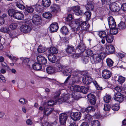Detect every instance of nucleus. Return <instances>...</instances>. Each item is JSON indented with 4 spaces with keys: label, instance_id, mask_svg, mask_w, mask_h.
Instances as JSON below:
<instances>
[{
    "label": "nucleus",
    "instance_id": "1",
    "mask_svg": "<svg viewBox=\"0 0 126 126\" xmlns=\"http://www.w3.org/2000/svg\"><path fill=\"white\" fill-rule=\"evenodd\" d=\"M68 11L71 13H75L76 15L78 16L81 15L83 13V11L80 9V8L79 6L69 8Z\"/></svg>",
    "mask_w": 126,
    "mask_h": 126
},
{
    "label": "nucleus",
    "instance_id": "2",
    "mask_svg": "<svg viewBox=\"0 0 126 126\" xmlns=\"http://www.w3.org/2000/svg\"><path fill=\"white\" fill-rule=\"evenodd\" d=\"M62 71L63 72V73L64 76H66L69 75L63 83L65 85L68 83V80L70 77L72 70L70 68H66L65 69H63Z\"/></svg>",
    "mask_w": 126,
    "mask_h": 126
},
{
    "label": "nucleus",
    "instance_id": "3",
    "mask_svg": "<svg viewBox=\"0 0 126 126\" xmlns=\"http://www.w3.org/2000/svg\"><path fill=\"white\" fill-rule=\"evenodd\" d=\"M86 47L85 44L82 41L80 40L78 44L77 45L76 49L78 50L80 53H82L85 50Z\"/></svg>",
    "mask_w": 126,
    "mask_h": 126
},
{
    "label": "nucleus",
    "instance_id": "4",
    "mask_svg": "<svg viewBox=\"0 0 126 126\" xmlns=\"http://www.w3.org/2000/svg\"><path fill=\"white\" fill-rule=\"evenodd\" d=\"M81 116V114L80 112H72L71 114V118L74 121L79 120Z\"/></svg>",
    "mask_w": 126,
    "mask_h": 126
},
{
    "label": "nucleus",
    "instance_id": "5",
    "mask_svg": "<svg viewBox=\"0 0 126 126\" xmlns=\"http://www.w3.org/2000/svg\"><path fill=\"white\" fill-rule=\"evenodd\" d=\"M68 116L66 113H63L60 115L59 120L60 124L62 125L65 124Z\"/></svg>",
    "mask_w": 126,
    "mask_h": 126
},
{
    "label": "nucleus",
    "instance_id": "6",
    "mask_svg": "<svg viewBox=\"0 0 126 126\" xmlns=\"http://www.w3.org/2000/svg\"><path fill=\"white\" fill-rule=\"evenodd\" d=\"M108 24L110 29L113 28L116 26V22L113 17H109L108 18Z\"/></svg>",
    "mask_w": 126,
    "mask_h": 126
},
{
    "label": "nucleus",
    "instance_id": "7",
    "mask_svg": "<svg viewBox=\"0 0 126 126\" xmlns=\"http://www.w3.org/2000/svg\"><path fill=\"white\" fill-rule=\"evenodd\" d=\"M60 9V7L59 5L54 4L50 7V11L52 13L56 14L59 12Z\"/></svg>",
    "mask_w": 126,
    "mask_h": 126
},
{
    "label": "nucleus",
    "instance_id": "8",
    "mask_svg": "<svg viewBox=\"0 0 126 126\" xmlns=\"http://www.w3.org/2000/svg\"><path fill=\"white\" fill-rule=\"evenodd\" d=\"M40 17L39 15L35 14L33 16L32 21L33 23L35 25H38L40 24Z\"/></svg>",
    "mask_w": 126,
    "mask_h": 126
},
{
    "label": "nucleus",
    "instance_id": "9",
    "mask_svg": "<svg viewBox=\"0 0 126 126\" xmlns=\"http://www.w3.org/2000/svg\"><path fill=\"white\" fill-rule=\"evenodd\" d=\"M111 75V73L108 70H104L102 72V76L103 78L108 79L109 78Z\"/></svg>",
    "mask_w": 126,
    "mask_h": 126
},
{
    "label": "nucleus",
    "instance_id": "10",
    "mask_svg": "<svg viewBox=\"0 0 126 126\" xmlns=\"http://www.w3.org/2000/svg\"><path fill=\"white\" fill-rule=\"evenodd\" d=\"M87 97L91 104L93 105L95 104L96 102V100L94 94H89L88 95Z\"/></svg>",
    "mask_w": 126,
    "mask_h": 126
},
{
    "label": "nucleus",
    "instance_id": "11",
    "mask_svg": "<svg viewBox=\"0 0 126 126\" xmlns=\"http://www.w3.org/2000/svg\"><path fill=\"white\" fill-rule=\"evenodd\" d=\"M37 59L38 62L41 64L45 65L47 63L46 58L43 56L40 55L37 56Z\"/></svg>",
    "mask_w": 126,
    "mask_h": 126
},
{
    "label": "nucleus",
    "instance_id": "12",
    "mask_svg": "<svg viewBox=\"0 0 126 126\" xmlns=\"http://www.w3.org/2000/svg\"><path fill=\"white\" fill-rule=\"evenodd\" d=\"M50 31L51 32H53L57 31L59 28L57 23L54 22L52 23L49 27Z\"/></svg>",
    "mask_w": 126,
    "mask_h": 126
},
{
    "label": "nucleus",
    "instance_id": "13",
    "mask_svg": "<svg viewBox=\"0 0 126 126\" xmlns=\"http://www.w3.org/2000/svg\"><path fill=\"white\" fill-rule=\"evenodd\" d=\"M24 16L23 14L20 11H16L14 18L18 20H22L24 19Z\"/></svg>",
    "mask_w": 126,
    "mask_h": 126
},
{
    "label": "nucleus",
    "instance_id": "14",
    "mask_svg": "<svg viewBox=\"0 0 126 126\" xmlns=\"http://www.w3.org/2000/svg\"><path fill=\"white\" fill-rule=\"evenodd\" d=\"M82 88V86H79V85L73 84L70 87L71 90L74 91L78 92H81Z\"/></svg>",
    "mask_w": 126,
    "mask_h": 126
},
{
    "label": "nucleus",
    "instance_id": "15",
    "mask_svg": "<svg viewBox=\"0 0 126 126\" xmlns=\"http://www.w3.org/2000/svg\"><path fill=\"white\" fill-rule=\"evenodd\" d=\"M80 28V25H77L75 27L72 28V31L74 32L75 33L78 34L79 36L82 35V30L79 31Z\"/></svg>",
    "mask_w": 126,
    "mask_h": 126
},
{
    "label": "nucleus",
    "instance_id": "16",
    "mask_svg": "<svg viewBox=\"0 0 126 126\" xmlns=\"http://www.w3.org/2000/svg\"><path fill=\"white\" fill-rule=\"evenodd\" d=\"M93 79L91 77L87 76L85 78H83L82 79L83 82L85 84L89 85L92 82Z\"/></svg>",
    "mask_w": 126,
    "mask_h": 126
},
{
    "label": "nucleus",
    "instance_id": "17",
    "mask_svg": "<svg viewBox=\"0 0 126 126\" xmlns=\"http://www.w3.org/2000/svg\"><path fill=\"white\" fill-rule=\"evenodd\" d=\"M31 29V27L29 25L25 24L22 26L21 30L23 32L26 33L29 32Z\"/></svg>",
    "mask_w": 126,
    "mask_h": 126
},
{
    "label": "nucleus",
    "instance_id": "18",
    "mask_svg": "<svg viewBox=\"0 0 126 126\" xmlns=\"http://www.w3.org/2000/svg\"><path fill=\"white\" fill-rule=\"evenodd\" d=\"M114 47L112 45H107L106 47V51L110 53H113L115 51Z\"/></svg>",
    "mask_w": 126,
    "mask_h": 126
},
{
    "label": "nucleus",
    "instance_id": "19",
    "mask_svg": "<svg viewBox=\"0 0 126 126\" xmlns=\"http://www.w3.org/2000/svg\"><path fill=\"white\" fill-rule=\"evenodd\" d=\"M80 26L82 30L87 31L89 30L90 25L86 22H82Z\"/></svg>",
    "mask_w": 126,
    "mask_h": 126
},
{
    "label": "nucleus",
    "instance_id": "20",
    "mask_svg": "<svg viewBox=\"0 0 126 126\" xmlns=\"http://www.w3.org/2000/svg\"><path fill=\"white\" fill-rule=\"evenodd\" d=\"M94 2L93 1H88L85 7L87 10H92L94 8V6L93 4Z\"/></svg>",
    "mask_w": 126,
    "mask_h": 126
},
{
    "label": "nucleus",
    "instance_id": "21",
    "mask_svg": "<svg viewBox=\"0 0 126 126\" xmlns=\"http://www.w3.org/2000/svg\"><path fill=\"white\" fill-rule=\"evenodd\" d=\"M70 98V96L69 95H64L63 97L60 98L58 100V101L61 102V103L63 102H65L67 101Z\"/></svg>",
    "mask_w": 126,
    "mask_h": 126
},
{
    "label": "nucleus",
    "instance_id": "22",
    "mask_svg": "<svg viewBox=\"0 0 126 126\" xmlns=\"http://www.w3.org/2000/svg\"><path fill=\"white\" fill-rule=\"evenodd\" d=\"M118 5L115 2L111 3L109 5V8L110 10L113 12H115L116 11Z\"/></svg>",
    "mask_w": 126,
    "mask_h": 126
},
{
    "label": "nucleus",
    "instance_id": "23",
    "mask_svg": "<svg viewBox=\"0 0 126 126\" xmlns=\"http://www.w3.org/2000/svg\"><path fill=\"white\" fill-rule=\"evenodd\" d=\"M32 67L34 70H38L41 69L42 67L41 64L38 63H35L32 65Z\"/></svg>",
    "mask_w": 126,
    "mask_h": 126
},
{
    "label": "nucleus",
    "instance_id": "24",
    "mask_svg": "<svg viewBox=\"0 0 126 126\" xmlns=\"http://www.w3.org/2000/svg\"><path fill=\"white\" fill-rule=\"evenodd\" d=\"M66 51L69 54H73V53L75 51L74 48L73 46L71 45H68Z\"/></svg>",
    "mask_w": 126,
    "mask_h": 126
},
{
    "label": "nucleus",
    "instance_id": "25",
    "mask_svg": "<svg viewBox=\"0 0 126 126\" xmlns=\"http://www.w3.org/2000/svg\"><path fill=\"white\" fill-rule=\"evenodd\" d=\"M118 87L117 86H116L114 88V91L115 92L114 96L113 97L114 99L116 101H118Z\"/></svg>",
    "mask_w": 126,
    "mask_h": 126
},
{
    "label": "nucleus",
    "instance_id": "26",
    "mask_svg": "<svg viewBox=\"0 0 126 126\" xmlns=\"http://www.w3.org/2000/svg\"><path fill=\"white\" fill-rule=\"evenodd\" d=\"M50 62L52 63H55L56 61V57L53 54H49L47 56Z\"/></svg>",
    "mask_w": 126,
    "mask_h": 126
},
{
    "label": "nucleus",
    "instance_id": "27",
    "mask_svg": "<svg viewBox=\"0 0 126 126\" xmlns=\"http://www.w3.org/2000/svg\"><path fill=\"white\" fill-rule=\"evenodd\" d=\"M86 54H87V57H90L94 55H96L95 52H94L91 49H88L86 51Z\"/></svg>",
    "mask_w": 126,
    "mask_h": 126
},
{
    "label": "nucleus",
    "instance_id": "28",
    "mask_svg": "<svg viewBox=\"0 0 126 126\" xmlns=\"http://www.w3.org/2000/svg\"><path fill=\"white\" fill-rule=\"evenodd\" d=\"M122 91L121 88L119 87V92H121ZM119 102L120 103L122 102L124 100V97L125 96L122 94L121 93L119 92Z\"/></svg>",
    "mask_w": 126,
    "mask_h": 126
},
{
    "label": "nucleus",
    "instance_id": "29",
    "mask_svg": "<svg viewBox=\"0 0 126 126\" xmlns=\"http://www.w3.org/2000/svg\"><path fill=\"white\" fill-rule=\"evenodd\" d=\"M105 39L108 43H111L113 40V36L111 34H108Z\"/></svg>",
    "mask_w": 126,
    "mask_h": 126
},
{
    "label": "nucleus",
    "instance_id": "30",
    "mask_svg": "<svg viewBox=\"0 0 126 126\" xmlns=\"http://www.w3.org/2000/svg\"><path fill=\"white\" fill-rule=\"evenodd\" d=\"M47 73L48 74H52L54 72V68L53 66H49L46 69Z\"/></svg>",
    "mask_w": 126,
    "mask_h": 126
},
{
    "label": "nucleus",
    "instance_id": "31",
    "mask_svg": "<svg viewBox=\"0 0 126 126\" xmlns=\"http://www.w3.org/2000/svg\"><path fill=\"white\" fill-rule=\"evenodd\" d=\"M35 9L37 12L40 13L43 11V8L41 5H39L38 4H36Z\"/></svg>",
    "mask_w": 126,
    "mask_h": 126
},
{
    "label": "nucleus",
    "instance_id": "32",
    "mask_svg": "<svg viewBox=\"0 0 126 126\" xmlns=\"http://www.w3.org/2000/svg\"><path fill=\"white\" fill-rule=\"evenodd\" d=\"M48 51H50V54H56L58 52V50L54 47H51L48 49Z\"/></svg>",
    "mask_w": 126,
    "mask_h": 126
},
{
    "label": "nucleus",
    "instance_id": "33",
    "mask_svg": "<svg viewBox=\"0 0 126 126\" xmlns=\"http://www.w3.org/2000/svg\"><path fill=\"white\" fill-rule=\"evenodd\" d=\"M60 32L62 34L65 35L67 34L69 32L67 28L65 26H63L61 28Z\"/></svg>",
    "mask_w": 126,
    "mask_h": 126
},
{
    "label": "nucleus",
    "instance_id": "34",
    "mask_svg": "<svg viewBox=\"0 0 126 126\" xmlns=\"http://www.w3.org/2000/svg\"><path fill=\"white\" fill-rule=\"evenodd\" d=\"M16 12L15 10L13 9H10L8 10L9 15L11 17H13Z\"/></svg>",
    "mask_w": 126,
    "mask_h": 126
},
{
    "label": "nucleus",
    "instance_id": "35",
    "mask_svg": "<svg viewBox=\"0 0 126 126\" xmlns=\"http://www.w3.org/2000/svg\"><path fill=\"white\" fill-rule=\"evenodd\" d=\"M52 111V109L47 108L44 109V113L46 115L48 116L51 113Z\"/></svg>",
    "mask_w": 126,
    "mask_h": 126
},
{
    "label": "nucleus",
    "instance_id": "36",
    "mask_svg": "<svg viewBox=\"0 0 126 126\" xmlns=\"http://www.w3.org/2000/svg\"><path fill=\"white\" fill-rule=\"evenodd\" d=\"M0 31L4 33H8L10 31L9 28L7 26L3 27L0 29Z\"/></svg>",
    "mask_w": 126,
    "mask_h": 126
},
{
    "label": "nucleus",
    "instance_id": "37",
    "mask_svg": "<svg viewBox=\"0 0 126 126\" xmlns=\"http://www.w3.org/2000/svg\"><path fill=\"white\" fill-rule=\"evenodd\" d=\"M98 35L102 39H105L107 35L104 31H102L99 32Z\"/></svg>",
    "mask_w": 126,
    "mask_h": 126
},
{
    "label": "nucleus",
    "instance_id": "38",
    "mask_svg": "<svg viewBox=\"0 0 126 126\" xmlns=\"http://www.w3.org/2000/svg\"><path fill=\"white\" fill-rule=\"evenodd\" d=\"M43 17L47 19H50L52 16L51 13L49 12H46L43 13L42 15Z\"/></svg>",
    "mask_w": 126,
    "mask_h": 126
},
{
    "label": "nucleus",
    "instance_id": "39",
    "mask_svg": "<svg viewBox=\"0 0 126 126\" xmlns=\"http://www.w3.org/2000/svg\"><path fill=\"white\" fill-rule=\"evenodd\" d=\"M42 4L45 7H49L50 5V0H42Z\"/></svg>",
    "mask_w": 126,
    "mask_h": 126
},
{
    "label": "nucleus",
    "instance_id": "40",
    "mask_svg": "<svg viewBox=\"0 0 126 126\" xmlns=\"http://www.w3.org/2000/svg\"><path fill=\"white\" fill-rule=\"evenodd\" d=\"M118 32V29L117 28H111L110 30V34L115 35Z\"/></svg>",
    "mask_w": 126,
    "mask_h": 126
},
{
    "label": "nucleus",
    "instance_id": "41",
    "mask_svg": "<svg viewBox=\"0 0 126 126\" xmlns=\"http://www.w3.org/2000/svg\"><path fill=\"white\" fill-rule=\"evenodd\" d=\"M84 15L85 16L87 20H89L91 18V13L90 10L86 11L84 13Z\"/></svg>",
    "mask_w": 126,
    "mask_h": 126
},
{
    "label": "nucleus",
    "instance_id": "42",
    "mask_svg": "<svg viewBox=\"0 0 126 126\" xmlns=\"http://www.w3.org/2000/svg\"><path fill=\"white\" fill-rule=\"evenodd\" d=\"M96 56L95 57V58L94 59V58L93 59V63H97L99 62H100V61L102 60L101 58L100 57L98 56V55L96 54Z\"/></svg>",
    "mask_w": 126,
    "mask_h": 126
},
{
    "label": "nucleus",
    "instance_id": "43",
    "mask_svg": "<svg viewBox=\"0 0 126 126\" xmlns=\"http://www.w3.org/2000/svg\"><path fill=\"white\" fill-rule=\"evenodd\" d=\"M46 50V49L45 47L41 45H40L37 49L38 52L40 53L44 52Z\"/></svg>",
    "mask_w": 126,
    "mask_h": 126
},
{
    "label": "nucleus",
    "instance_id": "44",
    "mask_svg": "<svg viewBox=\"0 0 126 126\" xmlns=\"http://www.w3.org/2000/svg\"><path fill=\"white\" fill-rule=\"evenodd\" d=\"M104 102L107 103L109 102L111 100V97L109 95H107L104 97Z\"/></svg>",
    "mask_w": 126,
    "mask_h": 126
},
{
    "label": "nucleus",
    "instance_id": "45",
    "mask_svg": "<svg viewBox=\"0 0 126 126\" xmlns=\"http://www.w3.org/2000/svg\"><path fill=\"white\" fill-rule=\"evenodd\" d=\"M125 27V23L123 21H121L120 23L119 24V29L120 30L121 29H124Z\"/></svg>",
    "mask_w": 126,
    "mask_h": 126
},
{
    "label": "nucleus",
    "instance_id": "46",
    "mask_svg": "<svg viewBox=\"0 0 126 126\" xmlns=\"http://www.w3.org/2000/svg\"><path fill=\"white\" fill-rule=\"evenodd\" d=\"M91 126H100V124L98 120H95L92 122Z\"/></svg>",
    "mask_w": 126,
    "mask_h": 126
},
{
    "label": "nucleus",
    "instance_id": "47",
    "mask_svg": "<svg viewBox=\"0 0 126 126\" xmlns=\"http://www.w3.org/2000/svg\"><path fill=\"white\" fill-rule=\"evenodd\" d=\"M25 10L28 13H31L33 12L34 9L32 6H27L25 8Z\"/></svg>",
    "mask_w": 126,
    "mask_h": 126
},
{
    "label": "nucleus",
    "instance_id": "48",
    "mask_svg": "<svg viewBox=\"0 0 126 126\" xmlns=\"http://www.w3.org/2000/svg\"><path fill=\"white\" fill-rule=\"evenodd\" d=\"M98 56L100 57L102 60L104 59L106 57V53L104 52H102L99 54L97 53Z\"/></svg>",
    "mask_w": 126,
    "mask_h": 126
},
{
    "label": "nucleus",
    "instance_id": "49",
    "mask_svg": "<svg viewBox=\"0 0 126 126\" xmlns=\"http://www.w3.org/2000/svg\"><path fill=\"white\" fill-rule=\"evenodd\" d=\"M106 62L108 66H112L113 62L110 59L108 58L106 61Z\"/></svg>",
    "mask_w": 126,
    "mask_h": 126
},
{
    "label": "nucleus",
    "instance_id": "50",
    "mask_svg": "<svg viewBox=\"0 0 126 126\" xmlns=\"http://www.w3.org/2000/svg\"><path fill=\"white\" fill-rule=\"evenodd\" d=\"M81 90V92L84 94H86L87 93L88 90L89 89V87L88 86L87 87H86L84 86H82V88Z\"/></svg>",
    "mask_w": 126,
    "mask_h": 126
},
{
    "label": "nucleus",
    "instance_id": "51",
    "mask_svg": "<svg viewBox=\"0 0 126 126\" xmlns=\"http://www.w3.org/2000/svg\"><path fill=\"white\" fill-rule=\"evenodd\" d=\"M94 107L92 106L88 107L85 109V111L88 112L94 111Z\"/></svg>",
    "mask_w": 126,
    "mask_h": 126
},
{
    "label": "nucleus",
    "instance_id": "52",
    "mask_svg": "<svg viewBox=\"0 0 126 126\" xmlns=\"http://www.w3.org/2000/svg\"><path fill=\"white\" fill-rule=\"evenodd\" d=\"M93 83H94L95 85L96 89L98 90H100L102 89V87H100L98 85L97 82L95 80H94L93 82Z\"/></svg>",
    "mask_w": 126,
    "mask_h": 126
},
{
    "label": "nucleus",
    "instance_id": "53",
    "mask_svg": "<svg viewBox=\"0 0 126 126\" xmlns=\"http://www.w3.org/2000/svg\"><path fill=\"white\" fill-rule=\"evenodd\" d=\"M111 106L109 104H105L104 105L103 109L105 111H109L110 110Z\"/></svg>",
    "mask_w": 126,
    "mask_h": 126
},
{
    "label": "nucleus",
    "instance_id": "54",
    "mask_svg": "<svg viewBox=\"0 0 126 126\" xmlns=\"http://www.w3.org/2000/svg\"><path fill=\"white\" fill-rule=\"evenodd\" d=\"M85 119L87 121L90 122L92 120V116L89 114H87L85 116Z\"/></svg>",
    "mask_w": 126,
    "mask_h": 126
},
{
    "label": "nucleus",
    "instance_id": "55",
    "mask_svg": "<svg viewBox=\"0 0 126 126\" xmlns=\"http://www.w3.org/2000/svg\"><path fill=\"white\" fill-rule=\"evenodd\" d=\"M126 78L125 77L121 76L119 77V82L120 84H122L124 83L125 81Z\"/></svg>",
    "mask_w": 126,
    "mask_h": 126
},
{
    "label": "nucleus",
    "instance_id": "56",
    "mask_svg": "<svg viewBox=\"0 0 126 126\" xmlns=\"http://www.w3.org/2000/svg\"><path fill=\"white\" fill-rule=\"evenodd\" d=\"M17 25L16 23H12L10 24V27L12 29L14 30L17 28Z\"/></svg>",
    "mask_w": 126,
    "mask_h": 126
},
{
    "label": "nucleus",
    "instance_id": "57",
    "mask_svg": "<svg viewBox=\"0 0 126 126\" xmlns=\"http://www.w3.org/2000/svg\"><path fill=\"white\" fill-rule=\"evenodd\" d=\"M20 103L24 105L27 103V100L24 98H21L19 100Z\"/></svg>",
    "mask_w": 126,
    "mask_h": 126
},
{
    "label": "nucleus",
    "instance_id": "58",
    "mask_svg": "<svg viewBox=\"0 0 126 126\" xmlns=\"http://www.w3.org/2000/svg\"><path fill=\"white\" fill-rule=\"evenodd\" d=\"M82 56L81 54L80 53H74L72 55V56L74 58L77 59L78 58L81 57Z\"/></svg>",
    "mask_w": 126,
    "mask_h": 126
},
{
    "label": "nucleus",
    "instance_id": "59",
    "mask_svg": "<svg viewBox=\"0 0 126 126\" xmlns=\"http://www.w3.org/2000/svg\"><path fill=\"white\" fill-rule=\"evenodd\" d=\"M74 22L75 24L78 25H80L82 22L79 19L75 20Z\"/></svg>",
    "mask_w": 126,
    "mask_h": 126
},
{
    "label": "nucleus",
    "instance_id": "60",
    "mask_svg": "<svg viewBox=\"0 0 126 126\" xmlns=\"http://www.w3.org/2000/svg\"><path fill=\"white\" fill-rule=\"evenodd\" d=\"M16 6L18 8L21 10L24 9L25 8L24 5L20 4V3H17L16 4Z\"/></svg>",
    "mask_w": 126,
    "mask_h": 126
},
{
    "label": "nucleus",
    "instance_id": "61",
    "mask_svg": "<svg viewBox=\"0 0 126 126\" xmlns=\"http://www.w3.org/2000/svg\"><path fill=\"white\" fill-rule=\"evenodd\" d=\"M112 109L114 111H117L118 110V104H115L114 105L112 106Z\"/></svg>",
    "mask_w": 126,
    "mask_h": 126
},
{
    "label": "nucleus",
    "instance_id": "62",
    "mask_svg": "<svg viewBox=\"0 0 126 126\" xmlns=\"http://www.w3.org/2000/svg\"><path fill=\"white\" fill-rule=\"evenodd\" d=\"M82 62L84 64H86L89 62V58L87 57H83L82 58Z\"/></svg>",
    "mask_w": 126,
    "mask_h": 126
},
{
    "label": "nucleus",
    "instance_id": "63",
    "mask_svg": "<svg viewBox=\"0 0 126 126\" xmlns=\"http://www.w3.org/2000/svg\"><path fill=\"white\" fill-rule=\"evenodd\" d=\"M73 19L72 15V14H69L66 17V20L68 22L71 21Z\"/></svg>",
    "mask_w": 126,
    "mask_h": 126
},
{
    "label": "nucleus",
    "instance_id": "64",
    "mask_svg": "<svg viewBox=\"0 0 126 126\" xmlns=\"http://www.w3.org/2000/svg\"><path fill=\"white\" fill-rule=\"evenodd\" d=\"M121 9L124 11H126V3H124L122 5Z\"/></svg>",
    "mask_w": 126,
    "mask_h": 126
}]
</instances>
